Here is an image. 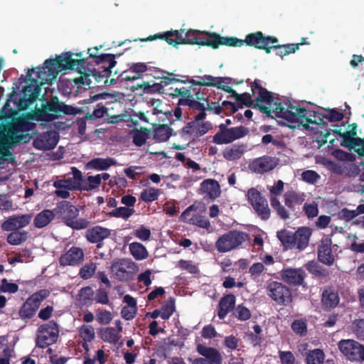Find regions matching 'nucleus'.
Masks as SVG:
<instances>
[{"instance_id":"nucleus-1","label":"nucleus","mask_w":364,"mask_h":364,"mask_svg":"<svg viewBox=\"0 0 364 364\" xmlns=\"http://www.w3.org/2000/svg\"><path fill=\"white\" fill-rule=\"evenodd\" d=\"M87 58H83L82 52L73 53L65 52L57 56L55 59L49 58L45 60L41 67H38L36 70L33 68L28 70L27 77L30 83L23 87L20 99V109H25L33 104L38 97L41 91V85L51 84L55 80L59 72L67 70H74L75 67L82 74L79 77L73 80L76 85H87L92 87L90 75L97 82L95 86L102 87L108 82V78L112 75L108 70H101L98 68L89 70L90 73H82V68L87 65Z\"/></svg>"},{"instance_id":"nucleus-2","label":"nucleus","mask_w":364,"mask_h":364,"mask_svg":"<svg viewBox=\"0 0 364 364\" xmlns=\"http://www.w3.org/2000/svg\"><path fill=\"white\" fill-rule=\"evenodd\" d=\"M162 39L169 45L176 46L178 44H191L206 46L213 49L223 46V36L217 33L200 31L198 30L188 29L185 32L184 29L171 30L163 33H157L149 36L145 41Z\"/></svg>"},{"instance_id":"nucleus-3","label":"nucleus","mask_w":364,"mask_h":364,"mask_svg":"<svg viewBox=\"0 0 364 364\" xmlns=\"http://www.w3.org/2000/svg\"><path fill=\"white\" fill-rule=\"evenodd\" d=\"M285 108L282 102L275 104L273 113L275 117L282 118L289 122H298L304 129H309V124H318L327 127V123L323 120L322 114L307 109L301 106L289 105Z\"/></svg>"},{"instance_id":"nucleus-4","label":"nucleus","mask_w":364,"mask_h":364,"mask_svg":"<svg viewBox=\"0 0 364 364\" xmlns=\"http://www.w3.org/2000/svg\"><path fill=\"white\" fill-rule=\"evenodd\" d=\"M285 108L282 102L275 104L273 113L275 117L282 118L289 122H298L304 129H309V124H318L327 127V123L323 120L322 114L307 109L301 106L289 105Z\"/></svg>"},{"instance_id":"nucleus-5","label":"nucleus","mask_w":364,"mask_h":364,"mask_svg":"<svg viewBox=\"0 0 364 364\" xmlns=\"http://www.w3.org/2000/svg\"><path fill=\"white\" fill-rule=\"evenodd\" d=\"M79 108L65 105L59 100L56 96L52 97L49 101L41 105V108H37L33 112V119L38 122H50L62 114L76 115L80 113Z\"/></svg>"},{"instance_id":"nucleus-6","label":"nucleus","mask_w":364,"mask_h":364,"mask_svg":"<svg viewBox=\"0 0 364 364\" xmlns=\"http://www.w3.org/2000/svg\"><path fill=\"white\" fill-rule=\"evenodd\" d=\"M278 39L273 36H264L262 31L249 33L245 40L236 37L223 36V46L230 47H241L244 44L257 49L264 50L266 53H270V43H277Z\"/></svg>"},{"instance_id":"nucleus-7","label":"nucleus","mask_w":364,"mask_h":364,"mask_svg":"<svg viewBox=\"0 0 364 364\" xmlns=\"http://www.w3.org/2000/svg\"><path fill=\"white\" fill-rule=\"evenodd\" d=\"M55 216L61 218L63 223L73 230H80L89 227L90 222L85 218H77L78 208L67 200H62L57 203L53 209Z\"/></svg>"},{"instance_id":"nucleus-8","label":"nucleus","mask_w":364,"mask_h":364,"mask_svg":"<svg viewBox=\"0 0 364 364\" xmlns=\"http://www.w3.org/2000/svg\"><path fill=\"white\" fill-rule=\"evenodd\" d=\"M311 230L307 227L299 228L295 232L282 230L277 232V236L285 249L304 250L309 245Z\"/></svg>"},{"instance_id":"nucleus-9","label":"nucleus","mask_w":364,"mask_h":364,"mask_svg":"<svg viewBox=\"0 0 364 364\" xmlns=\"http://www.w3.org/2000/svg\"><path fill=\"white\" fill-rule=\"evenodd\" d=\"M250 87L252 95L257 94L255 97L256 103L254 104L252 108L257 109L262 113L266 114L267 117L273 118L271 115V113L273 112V110L271 109L272 103L274 101V97L272 92L262 86L259 80H255L254 82H252ZM275 104L277 103L275 102L274 104L272 109L275 107Z\"/></svg>"},{"instance_id":"nucleus-10","label":"nucleus","mask_w":364,"mask_h":364,"mask_svg":"<svg viewBox=\"0 0 364 364\" xmlns=\"http://www.w3.org/2000/svg\"><path fill=\"white\" fill-rule=\"evenodd\" d=\"M247 237L248 235L245 232L230 230L218 239L215 247L219 252H230L240 246Z\"/></svg>"},{"instance_id":"nucleus-11","label":"nucleus","mask_w":364,"mask_h":364,"mask_svg":"<svg viewBox=\"0 0 364 364\" xmlns=\"http://www.w3.org/2000/svg\"><path fill=\"white\" fill-rule=\"evenodd\" d=\"M266 289L269 297L278 305L288 306L292 302L291 290L286 284L277 281H269Z\"/></svg>"},{"instance_id":"nucleus-12","label":"nucleus","mask_w":364,"mask_h":364,"mask_svg":"<svg viewBox=\"0 0 364 364\" xmlns=\"http://www.w3.org/2000/svg\"><path fill=\"white\" fill-rule=\"evenodd\" d=\"M50 294L47 289H41L31 295L22 304L18 315L23 320L33 318L39 309L43 301Z\"/></svg>"},{"instance_id":"nucleus-13","label":"nucleus","mask_w":364,"mask_h":364,"mask_svg":"<svg viewBox=\"0 0 364 364\" xmlns=\"http://www.w3.org/2000/svg\"><path fill=\"white\" fill-rule=\"evenodd\" d=\"M247 201L252 205L257 217L262 220H267L271 215V210L267 200L255 188H251L246 194Z\"/></svg>"},{"instance_id":"nucleus-14","label":"nucleus","mask_w":364,"mask_h":364,"mask_svg":"<svg viewBox=\"0 0 364 364\" xmlns=\"http://www.w3.org/2000/svg\"><path fill=\"white\" fill-rule=\"evenodd\" d=\"M38 333L39 334L38 335L36 345L41 348H44L57 341L59 335V326L55 321L51 320L41 325L38 328Z\"/></svg>"},{"instance_id":"nucleus-15","label":"nucleus","mask_w":364,"mask_h":364,"mask_svg":"<svg viewBox=\"0 0 364 364\" xmlns=\"http://www.w3.org/2000/svg\"><path fill=\"white\" fill-rule=\"evenodd\" d=\"M341 353L350 361H364V345L353 339H342L338 343Z\"/></svg>"},{"instance_id":"nucleus-16","label":"nucleus","mask_w":364,"mask_h":364,"mask_svg":"<svg viewBox=\"0 0 364 364\" xmlns=\"http://www.w3.org/2000/svg\"><path fill=\"white\" fill-rule=\"evenodd\" d=\"M281 279L285 283L293 286L306 287L305 279L307 277L305 271L301 268H284L279 272Z\"/></svg>"},{"instance_id":"nucleus-17","label":"nucleus","mask_w":364,"mask_h":364,"mask_svg":"<svg viewBox=\"0 0 364 364\" xmlns=\"http://www.w3.org/2000/svg\"><path fill=\"white\" fill-rule=\"evenodd\" d=\"M163 74H166L168 76L162 75L159 77L162 80L159 83H154L151 85L149 82H144L140 87L143 90L145 93H154V92H163L164 86L173 84L174 82L188 83V80H179L171 76L173 75V73H168L167 71L156 70Z\"/></svg>"},{"instance_id":"nucleus-18","label":"nucleus","mask_w":364,"mask_h":364,"mask_svg":"<svg viewBox=\"0 0 364 364\" xmlns=\"http://www.w3.org/2000/svg\"><path fill=\"white\" fill-rule=\"evenodd\" d=\"M198 353L204 358H197L192 360V364H221L223 358L215 348L207 347L202 344L197 346Z\"/></svg>"},{"instance_id":"nucleus-19","label":"nucleus","mask_w":364,"mask_h":364,"mask_svg":"<svg viewBox=\"0 0 364 364\" xmlns=\"http://www.w3.org/2000/svg\"><path fill=\"white\" fill-rule=\"evenodd\" d=\"M279 161V159L275 156L264 155L253 159L249 167L254 173L263 174L274 169Z\"/></svg>"},{"instance_id":"nucleus-20","label":"nucleus","mask_w":364,"mask_h":364,"mask_svg":"<svg viewBox=\"0 0 364 364\" xmlns=\"http://www.w3.org/2000/svg\"><path fill=\"white\" fill-rule=\"evenodd\" d=\"M85 237L89 243L96 244V247L100 249L103 247V241L111 235V230L100 225L87 228Z\"/></svg>"},{"instance_id":"nucleus-21","label":"nucleus","mask_w":364,"mask_h":364,"mask_svg":"<svg viewBox=\"0 0 364 364\" xmlns=\"http://www.w3.org/2000/svg\"><path fill=\"white\" fill-rule=\"evenodd\" d=\"M100 48H102V46H100V48H93V49L95 50V53L91 52L92 49L88 48L87 54L89 55V58H92L94 60V62L96 63L98 68L101 70H108L109 73H112V68L117 64L115 58L117 56H119L120 54L114 55L110 53H105L97 55L96 53Z\"/></svg>"},{"instance_id":"nucleus-22","label":"nucleus","mask_w":364,"mask_h":364,"mask_svg":"<svg viewBox=\"0 0 364 364\" xmlns=\"http://www.w3.org/2000/svg\"><path fill=\"white\" fill-rule=\"evenodd\" d=\"M73 177L54 181L53 186L57 189L81 191L82 181V172L76 167H72Z\"/></svg>"},{"instance_id":"nucleus-23","label":"nucleus","mask_w":364,"mask_h":364,"mask_svg":"<svg viewBox=\"0 0 364 364\" xmlns=\"http://www.w3.org/2000/svg\"><path fill=\"white\" fill-rule=\"evenodd\" d=\"M213 124L211 122L206 121L204 122H196L191 121L188 122L182 129L181 134L183 135H188L193 139L199 138L209 130L212 129Z\"/></svg>"},{"instance_id":"nucleus-24","label":"nucleus","mask_w":364,"mask_h":364,"mask_svg":"<svg viewBox=\"0 0 364 364\" xmlns=\"http://www.w3.org/2000/svg\"><path fill=\"white\" fill-rule=\"evenodd\" d=\"M59 139L55 131H48L38 135L33 140V146L39 150H51L55 147Z\"/></svg>"},{"instance_id":"nucleus-25","label":"nucleus","mask_w":364,"mask_h":364,"mask_svg":"<svg viewBox=\"0 0 364 364\" xmlns=\"http://www.w3.org/2000/svg\"><path fill=\"white\" fill-rule=\"evenodd\" d=\"M31 214L14 215L10 216L1 224L4 231L18 230L26 227L31 220Z\"/></svg>"},{"instance_id":"nucleus-26","label":"nucleus","mask_w":364,"mask_h":364,"mask_svg":"<svg viewBox=\"0 0 364 364\" xmlns=\"http://www.w3.org/2000/svg\"><path fill=\"white\" fill-rule=\"evenodd\" d=\"M84 252L78 247H70L59 259L61 266H77L84 261Z\"/></svg>"},{"instance_id":"nucleus-27","label":"nucleus","mask_w":364,"mask_h":364,"mask_svg":"<svg viewBox=\"0 0 364 364\" xmlns=\"http://www.w3.org/2000/svg\"><path fill=\"white\" fill-rule=\"evenodd\" d=\"M332 242L329 238L323 239L318 246V259L323 264L331 266L334 262L331 249Z\"/></svg>"},{"instance_id":"nucleus-28","label":"nucleus","mask_w":364,"mask_h":364,"mask_svg":"<svg viewBox=\"0 0 364 364\" xmlns=\"http://www.w3.org/2000/svg\"><path fill=\"white\" fill-rule=\"evenodd\" d=\"M198 80H188V83L191 85L198 86H210L220 87V83H230L231 79L230 77H213L210 75H204L203 76H198Z\"/></svg>"},{"instance_id":"nucleus-29","label":"nucleus","mask_w":364,"mask_h":364,"mask_svg":"<svg viewBox=\"0 0 364 364\" xmlns=\"http://www.w3.org/2000/svg\"><path fill=\"white\" fill-rule=\"evenodd\" d=\"M340 302L338 290L333 287H327L321 294V304L324 309H335Z\"/></svg>"},{"instance_id":"nucleus-30","label":"nucleus","mask_w":364,"mask_h":364,"mask_svg":"<svg viewBox=\"0 0 364 364\" xmlns=\"http://www.w3.org/2000/svg\"><path fill=\"white\" fill-rule=\"evenodd\" d=\"M235 296L232 294L225 295L220 299L218 311V316L220 319H224L228 314L235 308Z\"/></svg>"},{"instance_id":"nucleus-31","label":"nucleus","mask_w":364,"mask_h":364,"mask_svg":"<svg viewBox=\"0 0 364 364\" xmlns=\"http://www.w3.org/2000/svg\"><path fill=\"white\" fill-rule=\"evenodd\" d=\"M200 191L208 198L213 200L220 194V188L218 182L214 179H206L200 183Z\"/></svg>"},{"instance_id":"nucleus-32","label":"nucleus","mask_w":364,"mask_h":364,"mask_svg":"<svg viewBox=\"0 0 364 364\" xmlns=\"http://www.w3.org/2000/svg\"><path fill=\"white\" fill-rule=\"evenodd\" d=\"M284 204L291 211L295 210L296 205H300L305 200L304 193H300L295 191H288L284 195Z\"/></svg>"},{"instance_id":"nucleus-33","label":"nucleus","mask_w":364,"mask_h":364,"mask_svg":"<svg viewBox=\"0 0 364 364\" xmlns=\"http://www.w3.org/2000/svg\"><path fill=\"white\" fill-rule=\"evenodd\" d=\"M246 146L244 144H235L227 146L223 151V157L228 161L239 159L245 151Z\"/></svg>"},{"instance_id":"nucleus-34","label":"nucleus","mask_w":364,"mask_h":364,"mask_svg":"<svg viewBox=\"0 0 364 364\" xmlns=\"http://www.w3.org/2000/svg\"><path fill=\"white\" fill-rule=\"evenodd\" d=\"M55 218L54 210H43L36 215L33 220V224L37 228H43L48 225Z\"/></svg>"},{"instance_id":"nucleus-35","label":"nucleus","mask_w":364,"mask_h":364,"mask_svg":"<svg viewBox=\"0 0 364 364\" xmlns=\"http://www.w3.org/2000/svg\"><path fill=\"white\" fill-rule=\"evenodd\" d=\"M116 164L115 160L112 158H96L90 161L87 166L93 169L98 171L107 170L111 166Z\"/></svg>"},{"instance_id":"nucleus-36","label":"nucleus","mask_w":364,"mask_h":364,"mask_svg":"<svg viewBox=\"0 0 364 364\" xmlns=\"http://www.w3.org/2000/svg\"><path fill=\"white\" fill-rule=\"evenodd\" d=\"M269 48L270 51L274 49L276 50V55L283 58L290 53H295L299 50L298 44H285V45H277V43H270Z\"/></svg>"},{"instance_id":"nucleus-37","label":"nucleus","mask_w":364,"mask_h":364,"mask_svg":"<svg viewBox=\"0 0 364 364\" xmlns=\"http://www.w3.org/2000/svg\"><path fill=\"white\" fill-rule=\"evenodd\" d=\"M219 131L213 136V142L216 144H228L232 142L230 129L218 126Z\"/></svg>"},{"instance_id":"nucleus-38","label":"nucleus","mask_w":364,"mask_h":364,"mask_svg":"<svg viewBox=\"0 0 364 364\" xmlns=\"http://www.w3.org/2000/svg\"><path fill=\"white\" fill-rule=\"evenodd\" d=\"M353 132H344L341 134L343 139L341 146L347 148L350 151L355 149V146H358V142L360 141V138L353 136Z\"/></svg>"},{"instance_id":"nucleus-39","label":"nucleus","mask_w":364,"mask_h":364,"mask_svg":"<svg viewBox=\"0 0 364 364\" xmlns=\"http://www.w3.org/2000/svg\"><path fill=\"white\" fill-rule=\"evenodd\" d=\"M28 237V232L26 230H13L7 235L6 241L11 245H19L26 242Z\"/></svg>"},{"instance_id":"nucleus-40","label":"nucleus","mask_w":364,"mask_h":364,"mask_svg":"<svg viewBox=\"0 0 364 364\" xmlns=\"http://www.w3.org/2000/svg\"><path fill=\"white\" fill-rule=\"evenodd\" d=\"M129 250L134 258L136 260H141L148 257V252L146 247L139 242H132L129 245Z\"/></svg>"},{"instance_id":"nucleus-41","label":"nucleus","mask_w":364,"mask_h":364,"mask_svg":"<svg viewBox=\"0 0 364 364\" xmlns=\"http://www.w3.org/2000/svg\"><path fill=\"white\" fill-rule=\"evenodd\" d=\"M325 355L322 350L316 348L309 352L306 355V364H323Z\"/></svg>"},{"instance_id":"nucleus-42","label":"nucleus","mask_w":364,"mask_h":364,"mask_svg":"<svg viewBox=\"0 0 364 364\" xmlns=\"http://www.w3.org/2000/svg\"><path fill=\"white\" fill-rule=\"evenodd\" d=\"M270 204L276 211L277 215L282 220H287L289 218V215L287 210L283 206L277 197H271L270 198Z\"/></svg>"},{"instance_id":"nucleus-43","label":"nucleus","mask_w":364,"mask_h":364,"mask_svg":"<svg viewBox=\"0 0 364 364\" xmlns=\"http://www.w3.org/2000/svg\"><path fill=\"white\" fill-rule=\"evenodd\" d=\"M100 337L103 341L111 343H116L119 339V333L113 327L102 329L100 331Z\"/></svg>"},{"instance_id":"nucleus-44","label":"nucleus","mask_w":364,"mask_h":364,"mask_svg":"<svg viewBox=\"0 0 364 364\" xmlns=\"http://www.w3.org/2000/svg\"><path fill=\"white\" fill-rule=\"evenodd\" d=\"M175 311V300L172 297L168 299L161 308V317L164 320L168 319Z\"/></svg>"},{"instance_id":"nucleus-45","label":"nucleus","mask_w":364,"mask_h":364,"mask_svg":"<svg viewBox=\"0 0 364 364\" xmlns=\"http://www.w3.org/2000/svg\"><path fill=\"white\" fill-rule=\"evenodd\" d=\"M292 331L300 336L307 334V320L306 318L295 319L291 325Z\"/></svg>"},{"instance_id":"nucleus-46","label":"nucleus","mask_w":364,"mask_h":364,"mask_svg":"<svg viewBox=\"0 0 364 364\" xmlns=\"http://www.w3.org/2000/svg\"><path fill=\"white\" fill-rule=\"evenodd\" d=\"M171 129L166 124L159 125L154 131V139L159 141H166L171 136Z\"/></svg>"},{"instance_id":"nucleus-47","label":"nucleus","mask_w":364,"mask_h":364,"mask_svg":"<svg viewBox=\"0 0 364 364\" xmlns=\"http://www.w3.org/2000/svg\"><path fill=\"white\" fill-rule=\"evenodd\" d=\"M100 176H90L87 178V182L82 179L81 183V191H92L97 188L100 186Z\"/></svg>"},{"instance_id":"nucleus-48","label":"nucleus","mask_w":364,"mask_h":364,"mask_svg":"<svg viewBox=\"0 0 364 364\" xmlns=\"http://www.w3.org/2000/svg\"><path fill=\"white\" fill-rule=\"evenodd\" d=\"M306 269L315 277H325L328 274L326 270L315 261H309L305 264Z\"/></svg>"},{"instance_id":"nucleus-49","label":"nucleus","mask_w":364,"mask_h":364,"mask_svg":"<svg viewBox=\"0 0 364 364\" xmlns=\"http://www.w3.org/2000/svg\"><path fill=\"white\" fill-rule=\"evenodd\" d=\"M78 296L79 301L83 305H89L94 299V291L90 287H83L80 290Z\"/></svg>"},{"instance_id":"nucleus-50","label":"nucleus","mask_w":364,"mask_h":364,"mask_svg":"<svg viewBox=\"0 0 364 364\" xmlns=\"http://www.w3.org/2000/svg\"><path fill=\"white\" fill-rule=\"evenodd\" d=\"M233 315L239 321H246L251 318L252 314L250 309L242 304L235 307Z\"/></svg>"},{"instance_id":"nucleus-51","label":"nucleus","mask_w":364,"mask_h":364,"mask_svg":"<svg viewBox=\"0 0 364 364\" xmlns=\"http://www.w3.org/2000/svg\"><path fill=\"white\" fill-rule=\"evenodd\" d=\"M134 208L122 206L112 210L109 213V215L114 218H121L124 220H127L134 214Z\"/></svg>"},{"instance_id":"nucleus-52","label":"nucleus","mask_w":364,"mask_h":364,"mask_svg":"<svg viewBox=\"0 0 364 364\" xmlns=\"http://www.w3.org/2000/svg\"><path fill=\"white\" fill-rule=\"evenodd\" d=\"M159 190L155 188L145 189L141 193L140 198L146 203L152 202L158 199Z\"/></svg>"},{"instance_id":"nucleus-53","label":"nucleus","mask_w":364,"mask_h":364,"mask_svg":"<svg viewBox=\"0 0 364 364\" xmlns=\"http://www.w3.org/2000/svg\"><path fill=\"white\" fill-rule=\"evenodd\" d=\"M190 220L192 224L199 228H202L206 230H208L210 228V223L205 215L196 213L192 215Z\"/></svg>"},{"instance_id":"nucleus-54","label":"nucleus","mask_w":364,"mask_h":364,"mask_svg":"<svg viewBox=\"0 0 364 364\" xmlns=\"http://www.w3.org/2000/svg\"><path fill=\"white\" fill-rule=\"evenodd\" d=\"M96 269V264L93 262L87 263L80 269L79 275L83 279H88L94 275Z\"/></svg>"},{"instance_id":"nucleus-55","label":"nucleus","mask_w":364,"mask_h":364,"mask_svg":"<svg viewBox=\"0 0 364 364\" xmlns=\"http://www.w3.org/2000/svg\"><path fill=\"white\" fill-rule=\"evenodd\" d=\"M148 138V130L144 128L140 130H136L133 135V143L137 146L144 145Z\"/></svg>"},{"instance_id":"nucleus-56","label":"nucleus","mask_w":364,"mask_h":364,"mask_svg":"<svg viewBox=\"0 0 364 364\" xmlns=\"http://www.w3.org/2000/svg\"><path fill=\"white\" fill-rule=\"evenodd\" d=\"M80 336L85 342H91L95 338V330L92 326L83 325L80 329Z\"/></svg>"},{"instance_id":"nucleus-57","label":"nucleus","mask_w":364,"mask_h":364,"mask_svg":"<svg viewBox=\"0 0 364 364\" xmlns=\"http://www.w3.org/2000/svg\"><path fill=\"white\" fill-rule=\"evenodd\" d=\"M112 270L119 280H126L129 277V272L126 270L122 262L113 264Z\"/></svg>"},{"instance_id":"nucleus-58","label":"nucleus","mask_w":364,"mask_h":364,"mask_svg":"<svg viewBox=\"0 0 364 364\" xmlns=\"http://www.w3.org/2000/svg\"><path fill=\"white\" fill-rule=\"evenodd\" d=\"M326 112V114H322L323 119H326L331 122H340L344 117V114L336 109H328Z\"/></svg>"},{"instance_id":"nucleus-59","label":"nucleus","mask_w":364,"mask_h":364,"mask_svg":"<svg viewBox=\"0 0 364 364\" xmlns=\"http://www.w3.org/2000/svg\"><path fill=\"white\" fill-rule=\"evenodd\" d=\"M232 141L245 136L249 133V129L244 126L229 128Z\"/></svg>"},{"instance_id":"nucleus-60","label":"nucleus","mask_w":364,"mask_h":364,"mask_svg":"<svg viewBox=\"0 0 364 364\" xmlns=\"http://www.w3.org/2000/svg\"><path fill=\"white\" fill-rule=\"evenodd\" d=\"M18 291V286L15 283H10L4 278L0 284V292L14 294Z\"/></svg>"},{"instance_id":"nucleus-61","label":"nucleus","mask_w":364,"mask_h":364,"mask_svg":"<svg viewBox=\"0 0 364 364\" xmlns=\"http://www.w3.org/2000/svg\"><path fill=\"white\" fill-rule=\"evenodd\" d=\"M138 79L137 75H134L131 71L129 70H124L117 77V79L112 78L110 80L109 83L111 85H114L117 82V81H133Z\"/></svg>"},{"instance_id":"nucleus-62","label":"nucleus","mask_w":364,"mask_h":364,"mask_svg":"<svg viewBox=\"0 0 364 364\" xmlns=\"http://www.w3.org/2000/svg\"><path fill=\"white\" fill-rule=\"evenodd\" d=\"M264 265L262 262H255L252 264L249 269V273L251 278L253 280H256V279L258 278L264 272Z\"/></svg>"},{"instance_id":"nucleus-63","label":"nucleus","mask_w":364,"mask_h":364,"mask_svg":"<svg viewBox=\"0 0 364 364\" xmlns=\"http://www.w3.org/2000/svg\"><path fill=\"white\" fill-rule=\"evenodd\" d=\"M353 332L358 339L364 341V319H358L353 322Z\"/></svg>"},{"instance_id":"nucleus-64","label":"nucleus","mask_w":364,"mask_h":364,"mask_svg":"<svg viewBox=\"0 0 364 364\" xmlns=\"http://www.w3.org/2000/svg\"><path fill=\"white\" fill-rule=\"evenodd\" d=\"M279 354L281 364H295V357L291 351L279 350Z\"/></svg>"}]
</instances>
